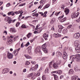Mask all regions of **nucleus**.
I'll use <instances>...</instances> for the list:
<instances>
[{
  "mask_svg": "<svg viewBox=\"0 0 80 80\" xmlns=\"http://www.w3.org/2000/svg\"><path fill=\"white\" fill-rule=\"evenodd\" d=\"M74 45L76 46L75 50L78 53L80 52V45L78 43V41H76L75 42Z\"/></svg>",
  "mask_w": 80,
  "mask_h": 80,
  "instance_id": "f257e3e1",
  "label": "nucleus"
},
{
  "mask_svg": "<svg viewBox=\"0 0 80 80\" xmlns=\"http://www.w3.org/2000/svg\"><path fill=\"white\" fill-rule=\"evenodd\" d=\"M5 22H8V23L10 24L11 23L12 21V20L11 18L7 17L5 18Z\"/></svg>",
  "mask_w": 80,
  "mask_h": 80,
  "instance_id": "f03ea898",
  "label": "nucleus"
},
{
  "mask_svg": "<svg viewBox=\"0 0 80 80\" xmlns=\"http://www.w3.org/2000/svg\"><path fill=\"white\" fill-rule=\"evenodd\" d=\"M27 77L28 78H31V79H32V80H34V79H35V78L36 77V76L33 75V74L32 73L29 74L28 75Z\"/></svg>",
  "mask_w": 80,
  "mask_h": 80,
  "instance_id": "7ed1b4c3",
  "label": "nucleus"
},
{
  "mask_svg": "<svg viewBox=\"0 0 80 80\" xmlns=\"http://www.w3.org/2000/svg\"><path fill=\"white\" fill-rule=\"evenodd\" d=\"M61 63V61H59V63H54L53 65V68H58V65H60V63Z\"/></svg>",
  "mask_w": 80,
  "mask_h": 80,
  "instance_id": "20e7f679",
  "label": "nucleus"
},
{
  "mask_svg": "<svg viewBox=\"0 0 80 80\" xmlns=\"http://www.w3.org/2000/svg\"><path fill=\"white\" fill-rule=\"evenodd\" d=\"M35 52H37L38 53H39L40 55H41L42 52L40 51V46H38L37 48H35Z\"/></svg>",
  "mask_w": 80,
  "mask_h": 80,
  "instance_id": "39448f33",
  "label": "nucleus"
},
{
  "mask_svg": "<svg viewBox=\"0 0 80 80\" xmlns=\"http://www.w3.org/2000/svg\"><path fill=\"white\" fill-rule=\"evenodd\" d=\"M58 27L59 28V29L58 30V32L59 33H61V32H62V30L64 27L61 25L58 26Z\"/></svg>",
  "mask_w": 80,
  "mask_h": 80,
  "instance_id": "423d86ee",
  "label": "nucleus"
},
{
  "mask_svg": "<svg viewBox=\"0 0 80 80\" xmlns=\"http://www.w3.org/2000/svg\"><path fill=\"white\" fill-rule=\"evenodd\" d=\"M13 54H12L10 53L9 52H8L7 54V57L9 59H12L13 58Z\"/></svg>",
  "mask_w": 80,
  "mask_h": 80,
  "instance_id": "0eeeda50",
  "label": "nucleus"
},
{
  "mask_svg": "<svg viewBox=\"0 0 80 80\" xmlns=\"http://www.w3.org/2000/svg\"><path fill=\"white\" fill-rule=\"evenodd\" d=\"M80 33H76L74 35H73V37H74V38H79V37H80Z\"/></svg>",
  "mask_w": 80,
  "mask_h": 80,
  "instance_id": "6e6552de",
  "label": "nucleus"
},
{
  "mask_svg": "<svg viewBox=\"0 0 80 80\" xmlns=\"http://www.w3.org/2000/svg\"><path fill=\"white\" fill-rule=\"evenodd\" d=\"M10 31L11 33H15V32H16L15 28H10Z\"/></svg>",
  "mask_w": 80,
  "mask_h": 80,
  "instance_id": "1a4fd4ad",
  "label": "nucleus"
},
{
  "mask_svg": "<svg viewBox=\"0 0 80 80\" xmlns=\"http://www.w3.org/2000/svg\"><path fill=\"white\" fill-rule=\"evenodd\" d=\"M43 38H44L45 40H48V35L46 33H45L43 34Z\"/></svg>",
  "mask_w": 80,
  "mask_h": 80,
  "instance_id": "9d476101",
  "label": "nucleus"
},
{
  "mask_svg": "<svg viewBox=\"0 0 80 80\" xmlns=\"http://www.w3.org/2000/svg\"><path fill=\"white\" fill-rule=\"evenodd\" d=\"M9 69L8 68H6L3 69L2 70V73H8L9 72Z\"/></svg>",
  "mask_w": 80,
  "mask_h": 80,
  "instance_id": "9b49d317",
  "label": "nucleus"
},
{
  "mask_svg": "<svg viewBox=\"0 0 80 80\" xmlns=\"http://www.w3.org/2000/svg\"><path fill=\"white\" fill-rule=\"evenodd\" d=\"M78 15H79V13L76 14L74 12L72 14V17H73V18H76V17H77L78 16Z\"/></svg>",
  "mask_w": 80,
  "mask_h": 80,
  "instance_id": "f8f14e48",
  "label": "nucleus"
},
{
  "mask_svg": "<svg viewBox=\"0 0 80 80\" xmlns=\"http://www.w3.org/2000/svg\"><path fill=\"white\" fill-rule=\"evenodd\" d=\"M53 37L55 38H58V37H61V35L59 34L58 33L57 34L54 33L53 34Z\"/></svg>",
  "mask_w": 80,
  "mask_h": 80,
  "instance_id": "ddd939ff",
  "label": "nucleus"
},
{
  "mask_svg": "<svg viewBox=\"0 0 80 80\" xmlns=\"http://www.w3.org/2000/svg\"><path fill=\"white\" fill-rule=\"evenodd\" d=\"M7 45H11L12 43V40L11 39L8 41L7 42Z\"/></svg>",
  "mask_w": 80,
  "mask_h": 80,
  "instance_id": "4468645a",
  "label": "nucleus"
},
{
  "mask_svg": "<svg viewBox=\"0 0 80 80\" xmlns=\"http://www.w3.org/2000/svg\"><path fill=\"white\" fill-rule=\"evenodd\" d=\"M8 15H12V16H14V15H15V13L13 12V11H11L9 12L8 13Z\"/></svg>",
  "mask_w": 80,
  "mask_h": 80,
  "instance_id": "2eb2a0df",
  "label": "nucleus"
},
{
  "mask_svg": "<svg viewBox=\"0 0 80 80\" xmlns=\"http://www.w3.org/2000/svg\"><path fill=\"white\" fill-rule=\"evenodd\" d=\"M70 12V10L68 8H66L65 9V10L64 11V12L66 13V15H67V14L68 13H69V12Z\"/></svg>",
  "mask_w": 80,
  "mask_h": 80,
  "instance_id": "dca6fc26",
  "label": "nucleus"
},
{
  "mask_svg": "<svg viewBox=\"0 0 80 80\" xmlns=\"http://www.w3.org/2000/svg\"><path fill=\"white\" fill-rule=\"evenodd\" d=\"M76 60L77 62H78V61H80V55H77V57Z\"/></svg>",
  "mask_w": 80,
  "mask_h": 80,
  "instance_id": "f3484780",
  "label": "nucleus"
},
{
  "mask_svg": "<svg viewBox=\"0 0 80 80\" xmlns=\"http://www.w3.org/2000/svg\"><path fill=\"white\" fill-rule=\"evenodd\" d=\"M56 56H58V57H59L61 56L62 55V53L60 52L59 51L57 52L56 53Z\"/></svg>",
  "mask_w": 80,
  "mask_h": 80,
  "instance_id": "a211bd4d",
  "label": "nucleus"
},
{
  "mask_svg": "<svg viewBox=\"0 0 80 80\" xmlns=\"http://www.w3.org/2000/svg\"><path fill=\"white\" fill-rule=\"evenodd\" d=\"M77 78H78V76H74L72 77L71 78V80H77Z\"/></svg>",
  "mask_w": 80,
  "mask_h": 80,
  "instance_id": "6ab92c4d",
  "label": "nucleus"
},
{
  "mask_svg": "<svg viewBox=\"0 0 80 80\" xmlns=\"http://www.w3.org/2000/svg\"><path fill=\"white\" fill-rule=\"evenodd\" d=\"M46 2V0H41L40 2V3L41 4H42V5H43V4Z\"/></svg>",
  "mask_w": 80,
  "mask_h": 80,
  "instance_id": "aec40b11",
  "label": "nucleus"
},
{
  "mask_svg": "<svg viewBox=\"0 0 80 80\" xmlns=\"http://www.w3.org/2000/svg\"><path fill=\"white\" fill-rule=\"evenodd\" d=\"M47 47V44L46 43H45L44 44H43L42 46V49H44L45 48H46Z\"/></svg>",
  "mask_w": 80,
  "mask_h": 80,
  "instance_id": "412c9836",
  "label": "nucleus"
},
{
  "mask_svg": "<svg viewBox=\"0 0 80 80\" xmlns=\"http://www.w3.org/2000/svg\"><path fill=\"white\" fill-rule=\"evenodd\" d=\"M24 56L27 59H30V58H32V57L31 56H30L28 55H25Z\"/></svg>",
  "mask_w": 80,
  "mask_h": 80,
  "instance_id": "4be33fe9",
  "label": "nucleus"
},
{
  "mask_svg": "<svg viewBox=\"0 0 80 80\" xmlns=\"http://www.w3.org/2000/svg\"><path fill=\"white\" fill-rule=\"evenodd\" d=\"M68 73H70V74H73V70L72 69H70Z\"/></svg>",
  "mask_w": 80,
  "mask_h": 80,
  "instance_id": "5701e85b",
  "label": "nucleus"
},
{
  "mask_svg": "<svg viewBox=\"0 0 80 80\" xmlns=\"http://www.w3.org/2000/svg\"><path fill=\"white\" fill-rule=\"evenodd\" d=\"M67 31H68L67 29H64L62 30V32L64 34H65V33H67Z\"/></svg>",
  "mask_w": 80,
  "mask_h": 80,
  "instance_id": "b1692460",
  "label": "nucleus"
},
{
  "mask_svg": "<svg viewBox=\"0 0 80 80\" xmlns=\"http://www.w3.org/2000/svg\"><path fill=\"white\" fill-rule=\"evenodd\" d=\"M28 50L29 53H30V52H31V50H32V47L31 46L29 47L28 48Z\"/></svg>",
  "mask_w": 80,
  "mask_h": 80,
  "instance_id": "393cba45",
  "label": "nucleus"
},
{
  "mask_svg": "<svg viewBox=\"0 0 80 80\" xmlns=\"http://www.w3.org/2000/svg\"><path fill=\"white\" fill-rule=\"evenodd\" d=\"M66 20H67V18H64L63 19L60 20V22H65Z\"/></svg>",
  "mask_w": 80,
  "mask_h": 80,
  "instance_id": "a878e982",
  "label": "nucleus"
},
{
  "mask_svg": "<svg viewBox=\"0 0 80 80\" xmlns=\"http://www.w3.org/2000/svg\"><path fill=\"white\" fill-rule=\"evenodd\" d=\"M50 5L49 4H47L44 8L43 9H45V8H48L49 7Z\"/></svg>",
  "mask_w": 80,
  "mask_h": 80,
  "instance_id": "bb28decb",
  "label": "nucleus"
},
{
  "mask_svg": "<svg viewBox=\"0 0 80 80\" xmlns=\"http://www.w3.org/2000/svg\"><path fill=\"white\" fill-rule=\"evenodd\" d=\"M42 31V28H39L38 30H37L38 32V33Z\"/></svg>",
  "mask_w": 80,
  "mask_h": 80,
  "instance_id": "cd10ccee",
  "label": "nucleus"
},
{
  "mask_svg": "<svg viewBox=\"0 0 80 80\" xmlns=\"http://www.w3.org/2000/svg\"><path fill=\"white\" fill-rule=\"evenodd\" d=\"M67 56H68V55H63V58L64 60H66V59H67Z\"/></svg>",
  "mask_w": 80,
  "mask_h": 80,
  "instance_id": "c85d7f7f",
  "label": "nucleus"
},
{
  "mask_svg": "<svg viewBox=\"0 0 80 80\" xmlns=\"http://www.w3.org/2000/svg\"><path fill=\"white\" fill-rule=\"evenodd\" d=\"M42 50H43V52H44V53H47L48 52L47 49L46 48L43 49Z\"/></svg>",
  "mask_w": 80,
  "mask_h": 80,
  "instance_id": "c756f323",
  "label": "nucleus"
},
{
  "mask_svg": "<svg viewBox=\"0 0 80 80\" xmlns=\"http://www.w3.org/2000/svg\"><path fill=\"white\" fill-rule=\"evenodd\" d=\"M72 56L73 60H75V58L77 59V55H72Z\"/></svg>",
  "mask_w": 80,
  "mask_h": 80,
  "instance_id": "7c9ffc66",
  "label": "nucleus"
},
{
  "mask_svg": "<svg viewBox=\"0 0 80 80\" xmlns=\"http://www.w3.org/2000/svg\"><path fill=\"white\" fill-rule=\"evenodd\" d=\"M49 70V69H48V68H47L45 69V73H48Z\"/></svg>",
  "mask_w": 80,
  "mask_h": 80,
  "instance_id": "2f4dec72",
  "label": "nucleus"
},
{
  "mask_svg": "<svg viewBox=\"0 0 80 80\" xmlns=\"http://www.w3.org/2000/svg\"><path fill=\"white\" fill-rule=\"evenodd\" d=\"M36 70H37V69L35 67L31 68V70H32V71H35Z\"/></svg>",
  "mask_w": 80,
  "mask_h": 80,
  "instance_id": "473e14b6",
  "label": "nucleus"
},
{
  "mask_svg": "<svg viewBox=\"0 0 80 80\" xmlns=\"http://www.w3.org/2000/svg\"><path fill=\"white\" fill-rule=\"evenodd\" d=\"M78 67H77V66H76L74 67V70L76 72H77L78 71Z\"/></svg>",
  "mask_w": 80,
  "mask_h": 80,
  "instance_id": "72a5a7b5",
  "label": "nucleus"
},
{
  "mask_svg": "<svg viewBox=\"0 0 80 80\" xmlns=\"http://www.w3.org/2000/svg\"><path fill=\"white\" fill-rule=\"evenodd\" d=\"M55 22V20H54V18H53L52 20L51 21L50 24H53V23Z\"/></svg>",
  "mask_w": 80,
  "mask_h": 80,
  "instance_id": "f704fd0d",
  "label": "nucleus"
},
{
  "mask_svg": "<svg viewBox=\"0 0 80 80\" xmlns=\"http://www.w3.org/2000/svg\"><path fill=\"white\" fill-rule=\"evenodd\" d=\"M30 63L28 61H27L26 62L25 65H30Z\"/></svg>",
  "mask_w": 80,
  "mask_h": 80,
  "instance_id": "c9c22d12",
  "label": "nucleus"
},
{
  "mask_svg": "<svg viewBox=\"0 0 80 80\" xmlns=\"http://www.w3.org/2000/svg\"><path fill=\"white\" fill-rule=\"evenodd\" d=\"M40 73L39 72H38L36 74L35 76L36 77H38V76H40Z\"/></svg>",
  "mask_w": 80,
  "mask_h": 80,
  "instance_id": "e433bc0d",
  "label": "nucleus"
},
{
  "mask_svg": "<svg viewBox=\"0 0 80 80\" xmlns=\"http://www.w3.org/2000/svg\"><path fill=\"white\" fill-rule=\"evenodd\" d=\"M42 80H46V77H45V76L44 75L42 76Z\"/></svg>",
  "mask_w": 80,
  "mask_h": 80,
  "instance_id": "4c0bfd02",
  "label": "nucleus"
},
{
  "mask_svg": "<svg viewBox=\"0 0 80 80\" xmlns=\"http://www.w3.org/2000/svg\"><path fill=\"white\" fill-rule=\"evenodd\" d=\"M22 28H27V27L24 24H22L21 26Z\"/></svg>",
  "mask_w": 80,
  "mask_h": 80,
  "instance_id": "58836bf2",
  "label": "nucleus"
},
{
  "mask_svg": "<svg viewBox=\"0 0 80 80\" xmlns=\"http://www.w3.org/2000/svg\"><path fill=\"white\" fill-rule=\"evenodd\" d=\"M20 23L19 22H17L16 24V26L17 27H18V26H19V25H20Z\"/></svg>",
  "mask_w": 80,
  "mask_h": 80,
  "instance_id": "ea45409f",
  "label": "nucleus"
},
{
  "mask_svg": "<svg viewBox=\"0 0 80 80\" xmlns=\"http://www.w3.org/2000/svg\"><path fill=\"white\" fill-rule=\"evenodd\" d=\"M58 73H58L59 75H61L62 74V71L61 70H59L58 71Z\"/></svg>",
  "mask_w": 80,
  "mask_h": 80,
  "instance_id": "a19ab883",
  "label": "nucleus"
},
{
  "mask_svg": "<svg viewBox=\"0 0 80 80\" xmlns=\"http://www.w3.org/2000/svg\"><path fill=\"white\" fill-rule=\"evenodd\" d=\"M52 62H50L49 66V68H52Z\"/></svg>",
  "mask_w": 80,
  "mask_h": 80,
  "instance_id": "79ce46f5",
  "label": "nucleus"
},
{
  "mask_svg": "<svg viewBox=\"0 0 80 80\" xmlns=\"http://www.w3.org/2000/svg\"><path fill=\"white\" fill-rule=\"evenodd\" d=\"M30 33H29L27 35V37L28 38H30V37L31 36V34H30Z\"/></svg>",
  "mask_w": 80,
  "mask_h": 80,
  "instance_id": "37998d69",
  "label": "nucleus"
},
{
  "mask_svg": "<svg viewBox=\"0 0 80 80\" xmlns=\"http://www.w3.org/2000/svg\"><path fill=\"white\" fill-rule=\"evenodd\" d=\"M59 13H60V11L58 12H56L55 13V15H56V16H58V14Z\"/></svg>",
  "mask_w": 80,
  "mask_h": 80,
  "instance_id": "c03bdc74",
  "label": "nucleus"
},
{
  "mask_svg": "<svg viewBox=\"0 0 80 80\" xmlns=\"http://www.w3.org/2000/svg\"><path fill=\"white\" fill-rule=\"evenodd\" d=\"M29 45H30V43H29V42H28L25 45V46L26 47H28Z\"/></svg>",
  "mask_w": 80,
  "mask_h": 80,
  "instance_id": "a18cd8bd",
  "label": "nucleus"
},
{
  "mask_svg": "<svg viewBox=\"0 0 80 80\" xmlns=\"http://www.w3.org/2000/svg\"><path fill=\"white\" fill-rule=\"evenodd\" d=\"M46 59H47L46 57H44L42 58V61H45V60Z\"/></svg>",
  "mask_w": 80,
  "mask_h": 80,
  "instance_id": "49530a36",
  "label": "nucleus"
},
{
  "mask_svg": "<svg viewBox=\"0 0 80 80\" xmlns=\"http://www.w3.org/2000/svg\"><path fill=\"white\" fill-rule=\"evenodd\" d=\"M21 12H20V11L16 12H15L14 13H15L17 15L18 14V13H20Z\"/></svg>",
  "mask_w": 80,
  "mask_h": 80,
  "instance_id": "de8ad7c7",
  "label": "nucleus"
},
{
  "mask_svg": "<svg viewBox=\"0 0 80 80\" xmlns=\"http://www.w3.org/2000/svg\"><path fill=\"white\" fill-rule=\"evenodd\" d=\"M72 25H69L68 27H67V28H72Z\"/></svg>",
  "mask_w": 80,
  "mask_h": 80,
  "instance_id": "09e8293b",
  "label": "nucleus"
},
{
  "mask_svg": "<svg viewBox=\"0 0 80 80\" xmlns=\"http://www.w3.org/2000/svg\"><path fill=\"white\" fill-rule=\"evenodd\" d=\"M63 55H67V52H63Z\"/></svg>",
  "mask_w": 80,
  "mask_h": 80,
  "instance_id": "8fccbe9b",
  "label": "nucleus"
},
{
  "mask_svg": "<svg viewBox=\"0 0 80 80\" xmlns=\"http://www.w3.org/2000/svg\"><path fill=\"white\" fill-rule=\"evenodd\" d=\"M20 48H19L18 49L16 50V51L18 53V52L20 51Z\"/></svg>",
  "mask_w": 80,
  "mask_h": 80,
  "instance_id": "3c124183",
  "label": "nucleus"
},
{
  "mask_svg": "<svg viewBox=\"0 0 80 80\" xmlns=\"http://www.w3.org/2000/svg\"><path fill=\"white\" fill-rule=\"evenodd\" d=\"M10 3H8L6 5V7H10Z\"/></svg>",
  "mask_w": 80,
  "mask_h": 80,
  "instance_id": "603ef678",
  "label": "nucleus"
},
{
  "mask_svg": "<svg viewBox=\"0 0 80 80\" xmlns=\"http://www.w3.org/2000/svg\"><path fill=\"white\" fill-rule=\"evenodd\" d=\"M38 65L36 64L35 67L36 68V69H37V68H38Z\"/></svg>",
  "mask_w": 80,
  "mask_h": 80,
  "instance_id": "864d4df0",
  "label": "nucleus"
},
{
  "mask_svg": "<svg viewBox=\"0 0 80 80\" xmlns=\"http://www.w3.org/2000/svg\"><path fill=\"white\" fill-rule=\"evenodd\" d=\"M63 17H64V15H63L62 16H61L60 17H59L58 18V19H59V20H60V19H61V18H63Z\"/></svg>",
  "mask_w": 80,
  "mask_h": 80,
  "instance_id": "5fc2aeb1",
  "label": "nucleus"
},
{
  "mask_svg": "<svg viewBox=\"0 0 80 80\" xmlns=\"http://www.w3.org/2000/svg\"><path fill=\"white\" fill-rule=\"evenodd\" d=\"M53 76H54V78H58V76H57V75H55V74H53Z\"/></svg>",
  "mask_w": 80,
  "mask_h": 80,
  "instance_id": "6e6d98bb",
  "label": "nucleus"
},
{
  "mask_svg": "<svg viewBox=\"0 0 80 80\" xmlns=\"http://www.w3.org/2000/svg\"><path fill=\"white\" fill-rule=\"evenodd\" d=\"M31 63H32V64H33V65H35V63H36V62L35 61L34 62L32 61Z\"/></svg>",
  "mask_w": 80,
  "mask_h": 80,
  "instance_id": "4d7b16f0",
  "label": "nucleus"
},
{
  "mask_svg": "<svg viewBox=\"0 0 80 80\" xmlns=\"http://www.w3.org/2000/svg\"><path fill=\"white\" fill-rule=\"evenodd\" d=\"M34 40H35V38H33L30 41L31 43H32V42H33V41H34Z\"/></svg>",
  "mask_w": 80,
  "mask_h": 80,
  "instance_id": "13d9d810",
  "label": "nucleus"
},
{
  "mask_svg": "<svg viewBox=\"0 0 80 80\" xmlns=\"http://www.w3.org/2000/svg\"><path fill=\"white\" fill-rule=\"evenodd\" d=\"M3 33H6V35H7V32L6 31H4Z\"/></svg>",
  "mask_w": 80,
  "mask_h": 80,
  "instance_id": "bf43d9fd",
  "label": "nucleus"
},
{
  "mask_svg": "<svg viewBox=\"0 0 80 80\" xmlns=\"http://www.w3.org/2000/svg\"><path fill=\"white\" fill-rule=\"evenodd\" d=\"M34 33L35 34V33H38V31H35L34 32Z\"/></svg>",
  "mask_w": 80,
  "mask_h": 80,
  "instance_id": "052dcab7",
  "label": "nucleus"
},
{
  "mask_svg": "<svg viewBox=\"0 0 80 80\" xmlns=\"http://www.w3.org/2000/svg\"><path fill=\"white\" fill-rule=\"evenodd\" d=\"M35 16L36 17H37L38 16V13H36V14H35Z\"/></svg>",
  "mask_w": 80,
  "mask_h": 80,
  "instance_id": "680f3d73",
  "label": "nucleus"
},
{
  "mask_svg": "<svg viewBox=\"0 0 80 80\" xmlns=\"http://www.w3.org/2000/svg\"><path fill=\"white\" fill-rule=\"evenodd\" d=\"M70 60H73V56H72L70 57Z\"/></svg>",
  "mask_w": 80,
  "mask_h": 80,
  "instance_id": "e2e57ef3",
  "label": "nucleus"
},
{
  "mask_svg": "<svg viewBox=\"0 0 80 80\" xmlns=\"http://www.w3.org/2000/svg\"><path fill=\"white\" fill-rule=\"evenodd\" d=\"M23 42H22V43L21 44V48L23 47Z\"/></svg>",
  "mask_w": 80,
  "mask_h": 80,
  "instance_id": "0e129e2a",
  "label": "nucleus"
},
{
  "mask_svg": "<svg viewBox=\"0 0 80 80\" xmlns=\"http://www.w3.org/2000/svg\"><path fill=\"white\" fill-rule=\"evenodd\" d=\"M3 4V2L0 1V6H1Z\"/></svg>",
  "mask_w": 80,
  "mask_h": 80,
  "instance_id": "69168bd1",
  "label": "nucleus"
},
{
  "mask_svg": "<svg viewBox=\"0 0 80 80\" xmlns=\"http://www.w3.org/2000/svg\"><path fill=\"white\" fill-rule=\"evenodd\" d=\"M27 71V69H25L23 71V72H26Z\"/></svg>",
  "mask_w": 80,
  "mask_h": 80,
  "instance_id": "338daca9",
  "label": "nucleus"
},
{
  "mask_svg": "<svg viewBox=\"0 0 80 80\" xmlns=\"http://www.w3.org/2000/svg\"><path fill=\"white\" fill-rule=\"evenodd\" d=\"M52 73H58V71H54V72H52Z\"/></svg>",
  "mask_w": 80,
  "mask_h": 80,
  "instance_id": "774afa93",
  "label": "nucleus"
}]
</instances>
